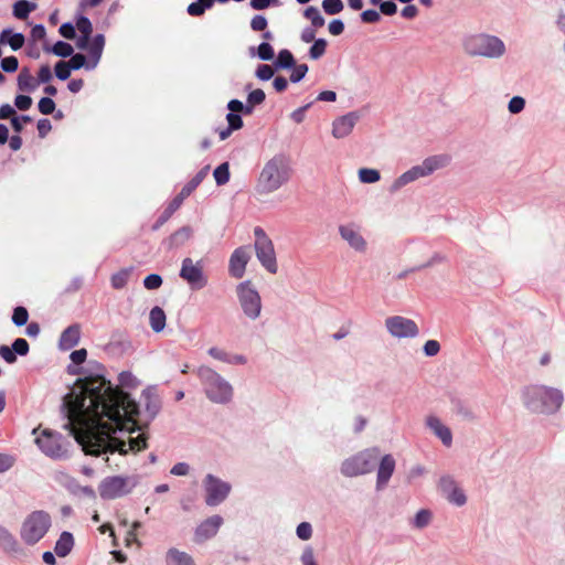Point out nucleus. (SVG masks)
Listing matches in <instances>:
<instances>
[{"mask_svg":"<svg viewBox=\"0 0 565 565\" xmlns=\"http://www.w3.org/2000/svg\"><path fill=\"white\" fill-rule=\"evenodd\" d=\"M78 393L64 397L67 423L64 428L83 447L86 454L98 456L118 451L127 455L148 447V436L142 431L128 441L113 436L116 430L135 433L145 426L138 419L139 405L130 395L100 375L81 379Z\"/></svg>","mask_w":565,"mask_h":565,"instance_id":"1","label":"nucleus"},{"mask_svg":"<svg viewBox=\"0 0 565 565\" xmlns=\"http://www.w3.org/2000/svg\"><path fill=\"white\" fill-rule=\"evenodd\" d=\"M290 177L291 168L288 160L282 156H276L264 166L255 190L259 195L270 194L287 183Z\"/></svg>","mask_w":565,"mask_h":565,"instance_id":"2","label":"nucleus"},{"mask_svg":"<svg viewBox=\"0 0 565 565\" xmlns=\"http://www.w3.org/2000/svg\"><path fill=\"white\" fill-rule=\"evenodd\" d=\"M465 51L472 56L500 57L505 51L504 43L497 36L475 34L465 40Z\"/></svg>","mask_w":565,"mask_h":565,"instance_id":"3","label":"nucleus"},{"mask_svg":"<svg viewBox=\"0 0 565 565\" xmlns=\"http://www.w3.org/2000/svg\"><path fill=\"white\" fill-rule=\"evenodd\" d=\"M199 376L202 380L206 396L215 403H226L231 399L232 386L210 367H201Z\"/></svg>","mask_w":565,"mask_h":565,"instance_id":"4","label":"nucleus"},{"mask_svg":"<svg viewBox=\"0 0 565 565\" xmlns=\"http://www.w3.org/2000/svg\"><path fill=\"white\" fill-rule=\"evenodd\" d=\"M51 518L44 511L32 512L23 522L21 527V537L29 544L38 543L49 531Z\"/></svg>","mask_w":565,"mask_h":565,"instance_id":"5","label":"nucleus"},{"mask_svg":"<svg viewBox=\"0 0 565 565\" xmlns=\"http://www.w3.org/2000/svg\"><path fill=\"white\" fill-rule=\"evenodd\" d=\"M380 456L377 448L365 449L342 462L341 472L347 477L369 473Z\"/></svg>","mask_w":565,"mask_h":565,"instance_id":"6","label":"nucleus"},{"mask_svg":"<svg viewBox=\"0 0 565 565\" xmlns=\"http://www.w3.org/2000/svg\"><path fill=\"white\" fill-rule=\"evenodd\" d=\"M254 247L257 259L267 271H269L270 274H276L278 270V265L273 241L259 226H256L254 228Z\"/></svg>","mask_w":565,"mask_h":565,"instance_id":"7","label":"nucleus"},{"mask_svg":"<svg viewBox=\"0 0 565 565\" xmlns=\"http://www.w3.org/2000/svg\"><path fill=\"white\" fill-rule=\"evenodd\" d=\"M564 402L561 390L548 386H537L534 391V408L537 413L551 415L559 411Z\"/></svg>","mask_w":565,"mask_h":565,"instance_id":"8","label":"nucleus"},{"mask_svg":"<svg viewBox=\"0 0 565 565\" xmlns=\"http://www.w3.org/2000/svg\"><path fill=\"white\" fill-rule=\"evenodd\" d=\"M237 297L243 312L252 320L257 319L262 311V299L252 281L246 280L237 286Z\"/></svg>","mask_w":565,"mask_h":565,"instance_id":"9","label":"nucleus"},{"mask_svg":"<svg viewBox=\"0 0 565 565\" xmlns=\"http://www.w3.org/2000/svg\"><path fill=\"white\" fill-rule=\"evenodd\" d=\"M136 486L130 477L111 476L105 478L99 484V495L106 500H113L128 494Z\"/></svg>","mask_w":565,"mask_h":565,"instance_id":"10","label":"nucleus"},{"mask_svg":"<svg viewBox=\"0 0 565 565\" xmlns=\"http://www.w3.org/2000/svg\"><path fill=\"white\" fill-rule=\"evenodd\" d=\"M205 490V503L209 507L221 504L231 492V484L209 473L203 481Z\"/></svg>","mask_w":565,"mask_h":565,"instance_id":"11","label":"nucleus"},{"mask_svg":"<svg viewBox=\"0 0 565 565\" xmlns=\"http://www.w3.org/2000/svg\"><path fill=\"white\" fill-rule=\"evenodd\" d=\"M76 46L88 52L87 70H93L99 63L105 47V36L96 34L95 36L81 34L76 41Z\"/></svg>","mask_w":565,"mask_h":565,"instance_id":"12","label":"nucleus"},{"mask_svg":"<svg viewBox=\"0 0 565 565\" xmlns=\"http://www.w3.org/2000/svg\"><path fill=\"white\" fill-rule=\"evenodd\" d=\"M62 439L61 434L44 429L42 434L35 438V443L46 456L62 458L66 455V448Z\"/></svg>","mask_w":565,"mask_h":565,"instance_id":"13","label":"nucleus"},{"mask_svg":"<svg viewBox=\"0 0 565 565\" xmlns=\"http://www.w3.org/2000/svg\"><path fill=\"white\" fill-rule=\"evenodd\" d=\"M141 404L143 411H139L138 419H141L143 426H148V423L152 420L161 409V399L157 394V391L152 387H148L142 391Z\"/></svg>","mask_w":565,"mask_h":565,"instance_id":"14","label":"nucleus"},{"mask_svg":"<svg viewBox=\"0 0 565 565\" xmlns=\"http://www.w3.org/2000/svg\"><path fill=\"white\" fill-rule=\"evenodd\" d=\"M180 277L196 289L203 288L207 282L201 262L194 263L190 257L182 260Z\"/></svg>","mask_w":565,"mask_h":565,"instance_id":"15","label":"nucleus"},{"mask_svg":"<svg viewBox=\"0 0 565 565\" xmlns=\"http://www.w3.org/2000/svg\"><path fill=\"white\" fill-rule=\"evenodd\" d=\"M385 326L395 338H414L418 334L416 322L405 317H390L385 320Z\"/></svg>","mask_w":565,"mask_h":565,"instance_id":"16","label":"nucleus"},{"mask_svg":"<svg viewBox=\"0 0 565 565\" xmlns=\"http://www.w3.org/2000/svg\"><path fill=\"white\" fill-rule=\"evenodd\" d=\"M250 253L247 246L236 248L230 258L228 271L234 278H242L249 262Z\"/></svg>","mask_w":565,"mask_h":565,"instance_id":"17","label":"nucleus"},{"mask_svg":"<svg viewBox=\"0 0 565 565\" xmlns=\"http://www.w3.org/2000/svg\"><path fill=\"white\" fill-rule=\"evenodd\" d=\"M209 167L203 168L201 171H199L190 182H188L180 193L171 201L170 203V210L169 213H174L179 207L182 205L183 200L188 198L198 186L199 184L204 180V178L207 175Z\"/></svg>","mask_w":565,"mask_h":565,"instance_id":"18","label":"nucleus"},{"mask_svg":"<svg viewBox=\"0 0 565 565\" xmlns=\"http://www.w3.org/2000/svg\"><path fill=\"white\" fill-rule=\"evenodd\" d=\"M223 524V519L220 515H213L204 520L195 530V542H203L216 535L218 529Z\"/></svg>","mask_w":565,"mask_h":565,"instance_id":"19","label":"nucleus"},{"mask_svg":"<svg viewBox=\"0 0 565 565\" xmlns=\"http://www.w3.org/2000/svg\"><path fill=\"white\" fill-rule=\"evenodd\" d=\"M339 233L341 237L356 252H364L366 249L365 239L353 224L341 225L339 227Z\"/></svg>","mask_w":565,"mask_h":565,"instance_id":"20","label":"nucleus"},{"mask_svg":"<svg viewBox=\"0 0 565 565\" xmlns=\"http://www.w3.org/2000/svg\"><path fill=\"white\" fill-rule=\"evenodd\" d=\"M440 489L443 493L447 497V499L455 503L456 505H463L467 501V498L461 489H459L450 477H443L439 482Z\"/></svg>","mask_w":565,"mask_h":565,"instance_id":"21","label":"nucleus"},{"mask_svg":"<svg viewBox=\"0 0 565 565\" xmlns=\"http://www.w3.org/2000/svg\"><path fill=\"white\" fill-rule=\"evenodd\" d=\"M358 120V116L354 113H349L344 116L337 118L332 124V135L334 138H344L349 136Z\"/></svg>","mask_w":565,"mask_h":565,"instance_id":"22","label":"nucleus"},{"mask_svg":"<svg viewBox=\"0 0 565 565\" xmlns=\"http://www.w3.org/2000/svg\"><path fill=\"white\" fill-rule=\"evenodd\" d=\"M426 425L435 434V436L441 440V443L446 447L451 446L452 434L450 429L447 426H445L438 417L434 415L427 416Z\"/></svg>","mask_w":565,"mask_h":565,"instance_id":"23","label":"nucleus"},{"mask_svg":"<svg viewBox=\"0 0 565 565\" xmlns=\"http://www.w3.org/2000/svg\"><path fill=\"white\" fill-rule=\"evenodd\" d=\"M395 469V460L393 456L385 455L380 462L377 470V488L385 486L392 477Z\"/></svg>","mask_w":565,"mask_h":565,"instance_id":"24","label":"nucleus"},{"mask_svg":"<svg viewBox=\"0 0 565 565\" xmlns=\"http://www.w3.org/2000/svg\"><path fill=\"white\" fill-rule=\"evenodd\" d=\"M81 339V327L75 323L67 327L60 337V348L70 350L78 344Z\"/></svg>","mask_w":565,"mask_h":565,"instance_id":"25","label":"nucleus"},{"mask_svg":"<svg viewBox=\"0 0 565 565\" xmlns=\"http://www.w3.org/2000/svg\"><path fill=\"white\" fill-rule=\"evenodd\" d=\"M450 161V157L447 154L433 156L426 158L419 166L424 177L431 174L437 169L446 167Z\"/></svg>","mask_w":565,"mask_h":565,"instance_id":"26","label":"nucleus"},{"mask_svg":"<svg viewBox=\"0 0 565 565\" xmlns=\"http://www.w3.org/2000/svg\"><path fill=\"white\" fill-rule=\"evenodd\" d=\"M73 545V535L70 532H63L55 544L54 552L57 556L65 557L72 551Z\"/></svg>","mask_w":565,"mask_h":565,"instance_id":"27","label":"nucleus"},{"mask_svg":"<svg viewBox=\"0 0 565 565\" xmlns=\"http://www.w3.org/2000/svg\"><path fill=\"white\" fill-rule=\"evenodd\" d=\"M167 565H195L193 558L177 548H170L167 553Z\"/></svg>","mask_w":565,"mask_h":565,"instance_id":"28","label":"nucleus"},{"mask_svg":"<svg viewBox=\"0 0 565 565\" xmlns=\"http://www.w3.org/2000/svg\"><path fill=\"white\" fill-rule=\"evenodd\" d=\"M24 35L22 33H12L10 29H6L0 34V42L8 43L13 51L20 50L24 44Z\"/></svg>","mask_w":565,"mask_h":565,"instance_id":"29","label":"nucleus"},{"mask_svg":"<svg viewBox=\"0 0 565 565\" xmlns=\"http://www.w3.org/2000/svg\"><path fill=\"white\" fill-rule=\"evenodd\" d=\"M166 320V313L160 307L156 306L151 309L149 315V321L150 327L154 332H160L164 329Z\"/></svg>","mask_w":565,"mask_h":565,"instance_id":"30","label":"nucleus"},{"mask_svg":"<svg viewBox=\"0 0 565 565\" xmlns=\"http://www.w3.org/2000/svg\"><path fill=\"white\" fill-rule=\"evenodd\" d=\"M424 177L423 171L419 166L413 167L411 170L404 172L393 184L394 189H399L409 182L417 180L418 178Z\"/></svg>","mask_w":565,"mask_h":565,"instance_id":"31","label":"nucleus"},{"mask_svg":"<svg viewBox=\"0 0 565 565\" xmlns=\"http://www.w3.org/2000/svg\"><path fill=\"white\" fill-rule=\"evenodd\" d=\"M193 231L190 226H183L175 231L169 237L170 246L178 247L186 243L192 237Z\"/></svg>","mask_w":565,"mask_h":565,"instance_id":"32","label":"nucleus"},{"mask_svg":"<svg viewBox=\"0 0 565 565\" xmlns=\"http://www.w3.org/2000/svg\"><path fill=\"white\" fill-rule=\"evenodd\" d=\"M38 82L31 75L28 68H23L18 76V87L22 92H31L35 89Z\"/></svg>","mask_w":565,"mask_h":565,"instance_id":"33","label":"nucleus"},{"mask_svg":"<svg viewBox=\"0 0 565 565\" xmlns=\"http://www.w3.org/2000/svg\"><path fill=\"white\" fill-rule=\"evenodd\" d=\"M132 267L122 268L119 271L115 273L110 278L111 287L114 289H122L127 285L129 277L132 273Z\"/></svg>","mask_w":565,"mask_h":565,"instance_id":"34","label":"nucleus"},{"mask_svg":"<svg viewBox=\"0 0 565 565\" xmlns=\"http://www.w3.org/2000/svg\"><path fill=\"white\" fill-rule=\"evenodd\" d=\"M35 9V4L26 0H19L13 6V14L20 20L29 17L30 12Z\"/></svg>","mask_w":565,"mask_h":565,"instance_id":"35","label":"nucleus"},{"mask_svg":"<svg viewBox=\"0 0 565 565\" xmlns=\"http://www.w3.org/2000/svg\"><path fill=\"white\" fill-rule=\"evenodd\" d=\"M46 52H52L56 56L68 57L73 54V46L64 41H57L51 49L44 47Z\"/></svg>","mask_w":565,"mask_h":565,"instance_id":"36","label":"nucleus"},{"mask_svg":"<svg viewBox=\"0 0 565 565\" xmlns=\"http://www.w3.org/2000/svg\"><path fill=\"white\" fill-rule=\"evenodd\" d=\"M266 98V95L263 89L257 88L252 90L247 96V105L245 109V114H252L254 106L260 105Z\"/></svg>","mask_w":565,"mask_h":565,"instance_id":"37","label":"nucleus"},{"mask_svg":"<svg viewBox=\"0 0 565 565\" xmlns=\"http://www.w3.org/2000/svg\"><path fill=\"white\" fill-rule=\"evenodd\" d=\"M0 545L6 551H17L18 546L14 536L3 526H0Z\"/></svg>","mask_w":565,"mask_h":565,"instance_id":"38","label":"nucleus"},{"mask_svg":"<svg viewBox=\"0 0 565 565\" xmlns=\"http://www.w3.org/2000/svg\"><path fill=\"white\" fill-rule=\"evenodd\" d=\"M295 64H296V61L289 50L285 49L278 53V56H277V60L275 63L276 67L290 68V67L295 66Z\"/></svg>","mask_w":565,"mask_h":565,"instance_id":"39","label":"nucleus"},{"mask_svg":"<svg viewBox=\"0 0 565 565\" xmlns=\"http://www.w3.org/2000/svg\"><path fill=\"white\" fill-rule=\"evenodd\" d=\"M214 179L217 185H224L230 180V164L224 162L214 170Z\"/></svg>","mask_w":565,"mask_h":565,"instance_id":"40","label":"nucleus"},{"mask_svg":"<svg viewBox=\"0 0 565 565\" xmlns=\"http://www.w3.org/2000/svg\"><path fill=\"white\" fill-rule=\"evenodd\" d=\"M303 15L311 21L315 28H321L324 25V19L316 7H308L305 10Z\"/></svg>","mask_w":565,"mask_h":565,"instance_id":"41","label":"nucleus"},{"mask_svg":"<svg viewBox=\"0 0 565 565\" xmlns=\"http://www.w3.org/2000/svg\"><path fill=\"white\" fill-rule=\"evenodd\" d=\"M327 49V41L324 39H318L313 42L309 50V56L312 60H318L324 55Z\"/></svg>","mask_w":565,"mask_h":565,"instance_id":"42","label":"nucleus"},{"mask_svg":"<svg viewBox=\"0 0 565 565\" xmlns=\"http://www.w3.org/2000/svg\"><path fill=\"white\" fill-rule=\"evenodd\" d=\"M359 178L363 183H374L380 180V172L375 169L362 168L359 170Z\"/></svg>","mask_w":565,"mask_h":565,"instance_id":"43","label":"nucleus"},{"mask_svg":"<svg viewBox=\"0 0 565 565\" xmlns=\"http://www.w3.org/2000/svg\"><path fill=\"white\" fill-rule=\"evenodd\" d=\"M28 319H29V312H28L26 308L21 307V306L14 308L13 315H12V322L15 326L22 327V326L26 324Z\"/></svg>","mask_w":565,"mask_h":565,"instance_id":"44","label":"nucleus"},{"mask_svg":"<svg viewBox=\"0 0 565 565\" xmlns=\"http://www.w3.org/2000/svg\"><path fill=\"white\" fill-rule=\"evenodd\" d=\"M322 8L327 14H338L343 10V2L341 0H323Z\"/></svg>","mask_w":565,"mask_h":565,"instance_id":"45","label":"nucleus"},{"mask_svg":"<svg viewBox=\"0 0 565 565\" xmlns=\"http://www.w3.org/2000/svg\"><path fill=\"white\" fill-rule=\"evenodd\" d=\"M76 29L83 35H90L93 33V24L88 18L81 15L76 20Z\"/></svg>","mask_w":565,"mask_h":565,"instance_id":"46","label":"nucleus"},{"mask_svg":"<svg viewBox=\"0 0 565 565\" xmlns=\"http://www.w3.org/2000/svg\"><path fill=\"white\" fill-rule=\"evenodd\" d=\"M71 66L65 61H60L55 65V75L58 79L65 81L71 76Z\"/></svg>","mask_w":565,"mask_h":565,"instance_id":"47","label":"nucleus"},{"mask_svg":"<svg viewBox=\"0 0 565 565\" xmlns=\"http://www.w3.org/2000/svg\"><path fill=\"white\" fill-rule=\"evenodd\" d=\"M38 107L41 114L51 115L55 110V103L50 97H42Z\"/></svg>","mask_w":565,"mask_h":565,"instance_id":"48","label":"nucleus"},{"mask_svg":"<svg viewBox=\"0 0 565 565\" xmlns=\"http://www.w3.org/2000/svg\"><path fill=\"white\" fill-rule=\"evenodd\" d=\"M66 63L71 66V70H79L82 67H86L88 62H86V56L84 54L76 53L72 54L71 58Z\"/></svg>","mask_w":565,"mask_h":565,"instance_id":"49","label":"nucleus"},{"mask_svg":"<svg viewBox=\"0 0 565 565\" xmlns=\"http://www.w3.org/2000/svg\"><path fill=\"white\" fill-rule=\"evenodd\" d=\"M257 54L260 60L270 61L274 57V49L269 43L263 42L257 49Z\"/></svg>","mask_w":565,"mask_h":565,"instance_id":"50","label":"nucleus"},{"mask_svg":"<svg viewBox=\"0 0 565 565\" xmlns=\"http://www.w3.org/2000/svg\"><path fill=\"white\" fill-rule=\"evenodd\" d=\"M162 285V278L160 275L150 274L143 280V286L146 289L153 290L160 288Z\"/></svg>","mask_w":565,"mask_h":565,"instance_id":"51","label":"nucleus"},{"mask_svg":"<svg viewBox=\"0 0 565 565\" xmlns=\"http://www.w3.org/2000/svg\"><path fill=\"white\" fill-rule=\"evenodd\" d=\"M292 73L290 75V81L292 83H298L300 82L307 74L308 72V65L307 64H298L295 66H292Z\"/></svg>","mask_w":565,"mask_h":565,"instance_id":"52","label":"nucleus"},{"mask_svg":"<svg viewBox=\"0 0 565 565\" xmlns=\"http://www.w3.org/2000/svg\"><path fill=\"white\" fill-rule=\"evenodd\" d=\"M12 349L14 354L26 355L29 353L30 347L25 339L18 338L13 341Z\"/></svg>","mask_w":565,"mask_h":565,"instance_id":"53","label":"nucleus"},{"mask_svg":"<svg viewBox=\"0 0 565 565\" xmlns=\"http://www.w3.org/2000/svg\"><path fill=\"white\" fill-rule=\"evenodd\" d=\"M19 67V61L15 56H7L1 61V68L3 72L13 73Z\"/></svg>","mask_w":565,"mask_h":565,"instance_id":"54","label":"nucleus"},{"mask_svg":"<svg viewBox=\"0 0 565 565\" xmlns=\"http://www.w3.org/2000/svg\"><path fill=\"white\" fill-rule=\"evenodd\" d=\"M296 533L300 540L307 541L312 536V526L308 522H301L297 526Z\"/></svg>","mask_w":565,"mask_h":565,"instance_id":"55","label":"nucleus"},{"mask_svg":"<svg viewBox=\"0 0 565 565\" xmlns=\"http://www.w3.org/2000/svg\"><path fill=\"white\" fill-rule=\"evenodd\" d=\"M256 76L262 81H268L274 76V68L268 64H260L257 67Z\"/></svg>","mask_w":565,"mask_h":565,"instance_id":"56","label":"nucleus"},{"mask_svg":"<svg viewBox=\"0 0 565 565\" xmlns=\"http://www.w3.org/2000/svg\"><path fill=\"white\" fill-rule=\"evenodd\" d=\"M524 107H525V99L520 96L513 97L509 102V106H508L510 113H512V114H519L520 111H522L524 109Z\"/></svg>","mask_w":565,"mask_h":565,"instance_id":"57","label":"nucleus"},{"mask_svg":"<svg viewBox=\"0 0 565 565\" xmlns=\"http://www.w3.org/2000/svg\"><path fill=\"white\" fill-rule=\"evenodd\" d=\"M431 514L428 510H420L415 516V526L422 529L430 522Z\"/></svg>","mask_w":565,"mask_h":565,"instance_id":"58","label":"nucleus"},{"mask_svg":"<svg viewBox=\"0 0 565 565\" xmlns=\"http://www.w3.org/2000/svg\"><path fill=\"white\" fill-rule=\"evenodd\" d=\"M267 19L264 15H255L250 21V28L253 31H265L267 28Z\"/></svg>","mask_w":565,"mask_h":565,"instance_id":"59","label":"nucleus"},{"mask_svg":"<svg viewBox=\"0 0 565 565\" xmlns=\"http://www.w3.org/2000/svg\"><path fill=\"white\" fill-rule=\"evenodd\" d=\"M226 120L228 122V128L232 130H237L243 127V119L238 114L228 113L226 115Z\"/></svg>","mask_w":565,"mask_h":565,"instance_id":"60","label":"nucleus"},{"mask_svg":"<svg viewBox=\"0 0 565 565\" xmlns=\"http://www.w3.org/2000/svg\"><path fill=\"white\" fill-rule=\"evenodd\" d=\"M440 351V344L436 340H428L424 344V352L427 356H435Z\"/></svg>","mask_w":565,"mask_h":565,"instance_id":"61","label":"nucleus"},{"mask_svg":"<svg viewBox=\"0 0 565 565\" xmlns=\"http://www.w3.org/2000/svg\"><path fill=\"white\" fill-rule=\"evenodd\" d=\"M60 34L67 39V40H73L75 39L76 36V31H75V26L72 24V23H63L61 26H60V30H58Z\"/></svg>","mask_w":565,"mask_h":565,"instance_id":"62","label":"nucleus"},{"mask_svg":"<svg viewBox=\"0 0 565 565\" xmlns=\"http://www.w3.org/2000/svg\"><path fill=\"white\" fill-rule=\"evenodd\" d=\"M0 356L7 362V363H14L17 361V355L14 354V351L12 348H9L8 345H0Z\"/></svg>","mask_w":565,"mask_h":565,"instance_id":"63","label":"nucleus"},{"mask_svg":"<svg viewBox=\"0 0 565 565\" xmlns=\"http://www.w3.org/2000/svg\"><path fill=\"white\" fill-rule=\"evenodd\" d=\"M14 105L20 110H28L32 105V98L26 95H18L14 99Z\"/></svg>","mask_w":565,"mask_h":565,"instance_id":"64","label":"nucleus"}]
</instances>
